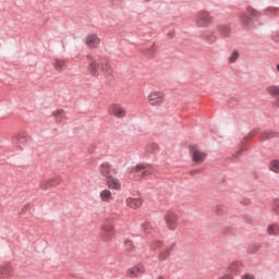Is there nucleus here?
Listing matches in <instances>:
<instances>
[{
    "label": "nucleus",
    "mask_w": 279,
    "mask_h": 279,
    "mask_svg": "<svg viewBox=\"0 0 279 279\" xmlns=\"http://www.w3.org/2000/svg\"><path fill=\"white\" fill-rule=\"evenodd\" d=\"M213 21H215V19L213 17V14L209 13V11L201 10L196 13L194 24L198 29H208V27L213 25Z\"/></svg>",
    "instance_id": "f257e3e1"
},
{
    "label": "nucleus",
    "mask_w": 279,
    "mask_h": 279,
    "mask_svg": "<svg viewBox=\"0 0 279 279\" xmlns=\"http://www.w3.org/2000/svg\"><path fill=\"white\" fill-rule=\"evenodd\" d=\"M149 106L158 108L165 104V93L161 90H151L147 96Z\"/></svg>",
    "instance_id": "f03ea898"
},
{
    "label": "nucleus",
    "mask_w": 279,
    "mask_h": 279,
    "mask_svg": "<svg viewBox=\"0 0 279 279\" xmlns=\"http://www.w3.org/2000/svg\"><path fill=\"white\" fill-rule=\"evenodd\" d=\"M168 230H175L178 228V214L174 211H167L163 216Z\"/></svg>",
    "instance_id": "7ed1b4c3"
},
{
    "label": "nucleus",
    "mask_w": 279,
    "mask_h": 279,
    "mask_svg": "<svg viewBox=\"0 0 279 279\" xmlns=\"http://www.w3.org/2000/svg\"><path fill=\"white\" fill-rule=\"evenodd\" d=\"M109 113H111L113 117H117V119H123L125 118L126 111L123 106L119 104H112L109 106Z\"/></svg>",
    "instance_id": "20e7f679"
},
{
    "label": "nucleus",
    "mask_w": 279,
    "mask_h": 279,
    "mask_svg": "<svg viewBox=\"0 0 279 279\" xmlns=\"http://www.w3.org/2000/svg\"><path fill=\"white\" fill-rule=\"evenodd\" d=\"M135 173H137V175H140V178L149 175V174L154 173V167H151L148 163H140L135 168Z\"/></svg>",
    "instance_id": "39448f33"
},
{
    "label": "nucleus",
    "mask_w": 279,
    "mask_h": 279,
    "mask_svg": "<svg viewBox=\"0 0 279 279\" xmlns=\"http://www.w3.org/2000/svg\"><path fill=\"white\" fill-rule=\"evenodd\" d=\"M143 274H145V266L143 264H137L126 271L129 278H138L140 276H143Z\"/></svg>",
    "instance_id": "423d86ee"
},
{
    "label": "nucleus",
    "mask_w": 279,
    "mask_h": 279,
    "mask_svg": "<svg viewBox=\"0 0 279 279\" xmlns=\"http://www.w3.org/2000/svg\"><path fill=\"white\" fill-rule=\"evenodd\" d=\"M101 43V39L97 34H89L85 38V45H87L90 49H97Z\"/></svg>",
    "instance_id": "0eeeda50"
},
{
    "label": "nucleus",
    "mask_w": 279,
    "mask_h": 279,
    "mask_svg": "<svg viewBox=\"0 0 279 279\" xmlns=\"http://www.w3.org/2000/svg\"><path fill=\"white\" fill-rule=\"evenodd\" d=\"M99 172L101 173V175H104L105 178H110L114 174H117V169L112 168V166H110V163L105 162L99 167Z\"/></svg>",
    "instance_id": "6e6552de"
},
{
    "label": "nucleus",
    "mask_w": 279,
    "mask_h": 279,
    "mask_svg": "<svg viewBox=\"0 0 279 279\" xmlns=\"http://www.w3.org/2000/svg\"><path fill=\"white\" fill-rule=\"evenodd\" d=\"M191 154H192L193 160L198 165L204 162V160H206V153L197 149L195 146L191 147Z\"/></svg>",
    "instance_id": "1a4fd4ad"
},
{
    "label": "nucleus",
    "mask_w": 279,
    "mask_h": 279,
    "mask_svg": "<svg viewBox=\"0 0 279 279\" xmlns=\"http://www.w3.org/2000/svg\"><path fill=\"white\" fill-rule=\"evenodd\" d=\"M217 32L221 38H230V36H232V27L228 24L217 25Z\"/></svg>",
    "instance_id": "9d476101"
},
{
    "label": "nucleus",
    "mask_w": 279,
    "mask_h": 279,
    "mask_svg": "<svg viewBox=\"0 0 279 279\" xmlns=\"http://www.w3.org/2000/svg\"><path fill=\"white\" fill-rule=\"evenodd\" d=\"M202 36L206 43H209V45H214V43L217 40V34H215V31L211 29L204 31Z\"/></svg>",
    "instance_id": "9b49d317"
},
{
    "label": "nucleus",
    "mask_w": 279,
    "mask_h": 279,
    "mask_svg": "<svg viewBox=\"0 0 279 279\" xmlns=\"http://www.w3.org/2000/svg\"><path fill=\"white\" fill-rule=\"evenodd\" d=\"M107 186L108 189H112L113 191H121V181L114 177L107 178Z\"/></svg>",
    "instance_id": "f8f14e48"
},
{
    "label": "nucleus",
    "mask_w": 279,
    "mask_h": 279,
    "mask_svg": "<svg viewBox=\"0 0 279 279\" xmlns=\"http://www.w3.org/2000/svg\"><path fill=\"white\" fill-rule=\"evenodd\" d=\"M266 234L268 236H279V225L276 222H271L266 228Z\"/></svg>",
    "instance_id": "ddd939ff"
},
{
    "label": "nucleus",
    "mask_w": 279,
    "mask_h": 279,
    "mask_svg": "<svg viewBox=\"0 0 279 279\" xmlns=\"http://www.w3.org/2000/svg\"><path fill=\"white\" fill-rule=\"evenodd\" d=\"M239 20L240 23H242L244 25V27H250V25H252V17L250 16V14L246 12H240L239 13Z\"/></svg>",
    "instance_id": "4468645a"
},
{
    "label": "nucleus",
    "mask_w": 279,
    "mask_h": 279,
    "mask_svg": "<svg viewBox=\"0 0 279 279\" xmlns=\"http://www.w3.org/2000/svg\"><path fill=\"white\" fill-rule=\"evenodd\" d=\"M88 72L93 77H98L99 76V64L97 61L92 60L88 64Z\"/></svg>",
    "instance_id": "2eb2a0df"
},
{
    "label": "nucleus",
    "mask_w": 279,
    "mask_h": 279,
    "mask_svg": "<svg viewBox=\"0 0 279 279\" xmlns=\"http://www.w3.org/2000/svg\"><path fill=\"white\" fill-rule=\"evenodd\" d=\"M126 206L133 209L141 208L143 206V199L129 197L126 198Z\"/></svg>",
    "instance_id": "dca6fc26"
},
{
    "label": "nucleus",
    "mask_w": 279,
    "mask_h": 279,
    "mask_svg": "<svg viewBox=\"0 0 279 279\" xmlns=\"http://www.w3.org/2000/svg\"><path fill=\"white\" fill-rule=\"evenodd\" d=\"M99 197H100L101 202H106L107 204H110V202H112V199H114V197L112 196V192H110V190L100 191Z\"/></svg>",
    "instance_id": "f3484780"
},
{
    "label": "nucleus",
    "mask_w": 279,
    "mask_h": 279,
    "mask_svg": "<svg viewBox=\"0 0 279 279\" xmlns=\"http://www.w3.org/2000/svg\"><path fill=\"white\" fill-rule=\"evenodd\" d=\"M113 230L114 228H112V226L104 227L101 232V239H104V241H110V239H112Z\"/></svg>",
    "instance_id": "a211bd4d"
},
{
    "label": "nucleus",
    "mask_w": 279,
    "mask_h": 279,
    "mask_svg": "<svg viewBox=\"0 0 279 279\" xmlns=\"http://www.w3.org/2000/svg\"><path fill=\"white\" fill-rule=\"evenodd\" d=\"M175 247V244L172 243L170 246L165 247L163 251L159 253V260H167L169 258L171 251Z\"/></svg>",
    "instance_id": "6ab92c4d"
},
{
    "label": "nucleus",
    "mask_w": 279,
    "mask_h": 279,
    "mask_svg": "<svg viewBox=\"0 0 279 279\" xmlns=\"http://www.w3.org/2000/svg\"><path fill=\"white\" fill-rule=\"evenodd\" d=\"M266 93H268L270 97H275L279 100V85H268L266 87Z\"/></svg>",
    "instance_id": "aec40b11"
},
{
    "label": "nucleus",
    "mask_w": 279,
    "mask_h": 279,
    "mask_svg": "<svg viewBox=\"0 0 279 279\" xmlns=\"http://www.w3.org/2000/svg\"><path fill=\"white\" fill-rule=\"evenodd\" d=\"M263 14L265 16H278L279 15V9L276 7H267L266 9L263 10Z\"/></svg>",
    "instance_id": "412c9836"
},
{
    "label": "nucleus",
    "mask_w": 279,
    "mask_h": 279,
    "mask_svg": "<svg viewBox=\"0 0 279 279\" xmlns=\"http://www.w3.org/2000/svg\"><path fill=\"white\" fill-rule=\"evenodd\" d=\"M52 117L56 119L57 123H62L64 117H66V114L64 113V110L59 109V110H54L52 112Z\"/></svg>",
    "instance_id": "4be33fe9"
},
{
    "label": "nucleus",
    "mask_w": 279,
    "mask_h": 279,
    "mask_svg": "<svg viewBox=\"0 0 279 279\" xmlns=\"http://www.w3.org/2000/svg\"><path fill=\"white\" fill-rule=\"evenodd\" d=\"M246 12H247L248 16H251L252 22L256 21V19H258L260 16L259 11L256 9H253V8H247Z\"/></svg>",
    "instance_id": "5701e85b"
},
{
    "label": "nucleus",
    "mask_w": 279,
    "mask_h": 279,
    "mask_svg": "<svg viewBox=\"0 0 279 279\" xmlns=\"http://www.w3.org/2000/svg\"><path fill=\"white\" fill-rule=\"evenodd\" d=\"M53 66H54L56 71H62L64 69V66H66V61H64L62 59H56L53 62Z\"/></svg>",
    "instance_id": "b1692460"
},
{
    "label": "nucleus",
    "mask_w": 279,
    "mask_h": 279,
    "mask_svg": "<svg viewBox=\"0 0 279 279\" xmlns=\"http://www.w3.org/2000/svg\"><path fill=\"white\" fill-rule=\"evenodd\" d=\"M101 71L105 73L106 76L112 75V70L110 68V63L108 61L101 62Z\"/></svg>",
    "instance_id": "393cba45"
},
{
    "label": "nucleus",
    "mask_w": 279,
    "mask_h": 279,
    "mask_svg": "<svg viewBox=\"0 0 279 279\" xmlns=\"http://www.w3.org/2000/svg\"><path fill=\"white\" fill-rule=\"evenodd\" d=\"M269 170L274 173H279V159H272L269 162Z\"/></svg>",
    "instance_id": "a878e982"
},
{
    "label": "nucleus",
    "mask_w": 279,
    "mask_h": 279,
    "mask_svg": "<svg viewBox=\"0 0 279 279\" xmlns=\"http://www.w3.org/2000/svg\"><path fill=\"white\" fill-rule=\"evenodd\" d=\"M240 56H241V54L239 53V50H233V51L230 53L229 58H228V62H229L230 64H234V62H236V60H239Z\"/></svg>",
    "instance_id": "bb28decb"
},
{
    "label": "nucleus",
    "mask_w": 279,
    "mask_h": 279,
    "mask_svg": "<svg viewBox=\"0 0 279 279\" xmlns=\"http://www.w3.org/2000/svg\"><path fill=\"white\" fill-rule=\"evenodd\" d=\"M142 232H145V234H150V232L154 230V226H151V222H144L141 227Z\"/></svg>",
    "instance_id": "cd10ccee"
},
{
    "label": "nucleus",
    "mask_w": 279,
    "mask_h": 279,
    "mask_svg": "<svg viewBox=\"0 0 279 279\" xmlns=\"http://www.w3.org/2000/svg\"><path fill=\"white\" fill-rule=\"evenodd\" d=\"M14 145H25V135L17 134L15 137H13Z\"/></svg>",
    "instance_id": "c85d7f7f"
},
{
    "label": "nucleus",
    "mask_w": 279,
    "mask_h": 279,
    "mask_svg": "<svg viewBox=\"0 0 279 279\" xmlns=\"http://www.w3.org/2000/svg\"><path fill=\"white\" fill-rule=\"evenodd\" d=\"M158 144H151L146 147V154L151 155V154H158Z\"/></svg>",
    "instance_id": "c756f323"
},
{
    "label": "nucleus",
    "mask_w": 279,
    "mask_h": 279,
    "mask_svg": "<svg viewBox=\"0 0 279 279\" xmlns=\"http://www.w3.org/2000/svg\"><path fill=\"white\" fill-rule=\"evenodd\" d=\"M257 250H260V244L258 243H251L247 247L248 254H256Z\"/></svg>",
    "instance_id": "7c9ffc66"
},
{
    "label": "nucleus",
    "mask_w": 279,
    "mask_h": 279,
    "mask_svg": "<svg viewBox=\"0 0 279 279\" xmlns=\"http://www.w3.org/2000/svg\"><path fill=\"white\" fill-rule=\"evenodd\" d=\"M10 270L5 267H0V278H8Z\"/></svg>",
    "instance_id": "2f4dec72"
},
{
    "label": "nucleus",
    "mask_w": 279,
    "mask_h": 279,
    "mask_svg": "<svg viewBox=\"0 0 279 279\" xmlns=\"http://www.w3.org/2000/svg\"><path fill=\"white\" fill-rule=\"evenodd\" d=\"M160 247H162V242H160L159 240L153 242L151 250H160Z\"/></svg>",
    "instance_id": "473e14b6"
},
{
    "label": "nucleus",
    "mask_w": 279,
    "mask_h": 279,
    "mask_svg": "<svg viewBox=\"0 0 279 279\" xmlns=\"http://www.w3.org/2000/svg\"><path fill=\"white\" fill-rule=\"evenodd\" d=\"M274 136H276V133L271 132V131H266L263 135V138H274Z\"/></svg>",
    "instance_id": "72a5a7b5"
},
{
    "label": "nucleus",
    "mask_w": 279,
    "mask_h": 279,
    "mask_svg": "<svg viewBox=\"0 0 279 279\" xmlns=\"http://www.w3.org/2000/svg\"><path fill=\"white\" fill-rule=\"evenodd\" d=\"M272 210L276 215H279V201L272 203Z\"/></svg>",
    "instance_id": "f704fd0d"
},
{
    "label": "nucleus",
    "mask_w": 279,
    "mask_h": 279,
    "mask_svg": "<svg viewBox=\"0 0 279 279\" xmlns=\"http://www.w3.org/2000/svg\"><path fill=\"white\" fill-rule=\"evenodd\" d=\"M124 245H125V250H128L129 252L132 250V247H134V244L132 243L131 240H126L124 242Z\"/></svg>",
    "instance_id": "c9c22d12"
},
{
    "label": "nucleus",
    "mask_w": 279,
    "mask_h": 279,
    "mask_svg": "<svg viewBox=\"0 0 279 279\" xmlns=\"http://www.w3.org/2000/svg\"><path fill=\"white\" fill-rule=\"evenodd\" d=\"M49 185H50L49 181H43V182L40 183V189H43L44 191H46V189H49Z\"/></svg>",
    "instance_id": "e433bc0d"
},
{
    "label": "nucleus",
    "mask_w": 279,
    "mask_h": 279,
    "mask_svg": "<svg viewBox=\"0 0 279 279\" xmlns=\"http://www.w3.org/2000/svg\"><path fill=\"white\" fill-rule=\"evenodd\" d=\"M241 279H256V277L252 274H245V275L242 276Z\"/></svg>",
    "instance_id": "4c0bfd02"
},
{
    "label": "nucleus",
    "mask_w": 279,
    "mask_h": 279,
    "mask_svg": "<svg viewBox=\"0 0 279 279\" xmlns=\"http://www.w3.org/2000/svg\"><path fill=\"white\" fill-rule=\"evenodd\" d=\"M256 134H258V131L254 130L246 136V138H252V136H256Z\"/></svg>",
    "instance_id": "58836bf2"
},
{
    "label": "nucleus",
    "mask_w": 279,
    "mask_h": 279,
    "mask_svg": "<svg viewBox=\"0 0 279 279\" xmlns=\"http://www.w3.org/2000/svg\"><path fill=\"white\" fill-rule=\"evenodd\" d=\"M244 150H245V148H240L235 156H240V154H243Z\"/></svg>",
    "instance_id": "ea45409f"
},
{
    "label": "nucleus",
    "mask_w": 279,
    "mask_h": 279,
    "mask_svg": "<svg viewBox=\"0 0 279 279\" xmlns=\"http://www.w3.org/2000/svg\"><path fill=\"white\" fill-rule=\"evenodd\" d=\"M87 60H93V57L90 54H87Z\"/></svg>",
    "instance_id": "a19ab883"
}]
</instances>
